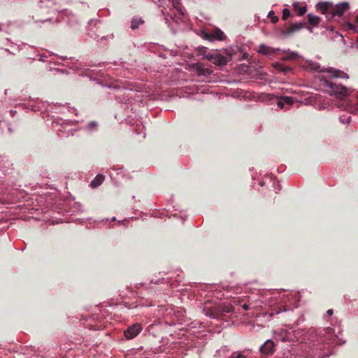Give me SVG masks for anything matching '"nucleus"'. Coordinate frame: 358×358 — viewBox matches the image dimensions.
Returning a JSON list of instances; mask_svg holds the SVG:
<instances>
[{
    "instance_id": "nucleus-1",
    "label": "nucleus",
    "mask_w": 358,
    "mask_h": 358,
    "mask_svg": "<svg viewBox=\"0 0 358 358\" xmlns=\"http://www.w3.org/2000/svg\"><path fill=\"white\" fill-rule=\"evenodd\" d=\"M203 38L208 41H224L226 38V36L224 32L218 29L213 28L212 30L208 31L203 32Z\"/></svg>"
},
{
    "instance_id": "nucleus-2",
    "label": "nucleus",
    "mask_w": 358,
    "mask_h": 358,
    "mask_svg": "<svg viewBox=\"0 0 358 358\" xmlns=\"http://www.w3.org/2000/svg\"><path fill=\"white\" fill-rule=\"evenodd\" d=\"M349 3L348 2H342L340 3H338L335 6H332V9L330 12L331 13V18H333L335 16L341 17L343 16V13L348 10L349 8Z\"/></svg>"
},
{
    "instance_id": "nucleus-3",
    "label": "nucleus",
    "mask_w": 358,
    "mask_h": 358,
    "mask_svg": "<svg viewBox=\"0 0 358 358\" xmlns=\"http://www.w3.org/2000/svg\"><path fill=\"white\" fill-rule=\"evenodd\" d=\"M206 59L217 66H224L227 63V58L221 54L214 52L206 56Z\"/></svg>"
},
{
    "instance_id": "nucleus-4",
    "label": "nucleus",
    "mask_w": 358,
    "mask_h": 358,
    "mask_svg": "<svg viewBox=\"0 0 358 358\" xmlns=\"http://www.w3.org/2000/svg\"><path fill=\"white\" fill-rule=\"evenodd\" d=\"M141 330L142 327L140 324H134L124 331V336L127 339H132L140 334Z\"/></svg>"
},
{
    "instance_id": "nucleus-5",
    "label": "nucleus",
    "mask_w": 358,
    "mask_h": 358,
    "mask_svg": "<svg viewBox=\"0 0 358 358\" xmlns=\"http://www.w3.org/2000/svg\"><path fill=\"white\" fill-rule=\"evenodd\" d=\"M260 352L264 355H272L275 352V343L272 340H267L260 347Z\"/></svg>"
},
{
    "instance_id": "nucleus-6",
    "label": "nucleus",
    "mask_w": 358,
    "mask_h": 358,
    "mask_svg": "<svg viewBox=\"0 0 358 358\" xmlns=\"http://www.w3.org/2000/svg\"><path fill=\"white\" fill-rule=\"evenodd\" d=\"M332 6L333 3L329 1H321L316 5L317 9L322 14L326 15L327 17H329V15L331 16L330 12L332 9Z\"/></svg>"
},
{
    "instance_id": "nucleus-7",
    "label": "nucleus",
    "mask_w": 358,
    "mask_h": 358,
    "mask_svg": "<svg viewBox=\"0 0 358 358\" xmlns=\"http://www.w3.org/2000/svg\"><path fill=\"white\" fill-rule=\"evenodd\" d=\"M303 27V24L299 22L291 24L289 27L282 30V34L286 36L292 34L293 33L301 29Z\"/></svg>"
},
{
    "instance_id": "nucleus-8",
    "label": "nucleus",
    "mask_w": 358,
    "mask_h": 358,
    "mask_svg": "<svg viewBox=\"0 0 358 358\" xmlns=\"http://www.w3.org/2000/svg\"><path fill=\"white\" fill-rule=\"evenodd\" d=\"M328 86L330 87L331 92L336 94L345 95L347 94L348 90L344 86L336 85L333 83H329Z\"/></svg>"
},
{
    "instance_id": "nucleus-9",
    "label": "nucleus",
    "mask_w": 358,
    "mask_h": 358,
    "mask_svg": "<svg viewBox=\"0 0 358 358\" xmlns=\"http://www.w3.org/2000/svg\"><path fill=\"white\" fill-rule=\"evenodd\" d=\"M293 103V99L289 96H283L278 100L277 105L279 108H283L285 105L291 106Z\"/></svg>"
},
{
    "instance_id": "nucleus-10",
    "label": "nucleus",
    "mask_w": 358,
    "mask_h": 358,
    "mask_svg": "<svg viewBox=\"0 0 358 358\" xmlns=\"http://www.w3.org/2000/svg\"><path fill=\"white\" fill-rule=\"evenodd\" d=\"M104 176L103 175H101V174H99L97 175L92 181H91V183H90V186L92 187V188H96L97 187H99V185H101L103 180H104Z\"/></svg>"
},
{
    "instance_id": "nucleus-11",
    "label": "nucleus",
    "mask_w": 358,
    "mask_h": 358,
    "mask_svg": "<svg viewBox=\"0 0 358 358\" xmlns=\"http://www.w3.org/2000/svg\"><path fill=\"white\" fill-rule=\"evenodd\" d=\"M196 71L199 76H209L212 73V71L210 69L204 68L200 64H197Z\"/></svg>"
},
{
    "instance_id": "nucleus-12",
    "label": "nucleus",
    "mask_w": 358,
    "mask_h": 358,
    "mask_svg": "<svg viewBox=\"0 0 358 358\" xmlns=\"http://www.w3.org/2000/svg\"><path fill=\"white\" fill-rule=\"evenodd\" d=\"M273 66L274 68L280 71V72H282L284 73L285 74H287L288 72H290L292 71V69L289 66H284L281 63H279V62H275L274 64H273Z\"/></svg>"
},
{
    "instance_id": "nucleus-13",
    "label": "nucleus",
    "mask_w": 358,
    "mask_h": 358,
    "mask_svg": "<svg viewBox=\"0 0 358 358\" xmlns=\"http://www.w3.org/2000/svg\"><path fill=\"white\" fill-rule=\"evenodd\" d=\"M259 52L265 55H270L274 53V51L271 48L264 44L259 45Z\"/></svg>"
},
{
    "instance_id": "nucleus-14",
    "label": "nucleus",
    "mask_w": 358,
    "mask_h": 358,
    "mask_svg": "<svg viewBox=\"0 0 358 358\" xmlns=\"http://www.w3.org/2000/svg\"><path fill=\"white\" fill-rule=\"evenodd\" d=\"M220 304V308L222 311L223 315L226 313H231L234 310V306L230 303H222Z\"/></svg>"
},
{
    "instance_id": "nucleus-15",
    "label": "nucleus",
    "mask_w": 358,
    "mask_h": 358,
    "mask_svg": "<svg viewBox=\"0 0 358 358\" xmlns=\"http://www.w3.org/2000/svg\"><path fill=\"white\" fill-rule=\"evenodd\" d=\"M327 71L331 73L332 76L334 78H345L347 76V74L342 71L334 69L332 68L329 69Z\"/></svg>"
},
{
    "instance_id": "nucleus-16",
    "label": "nucleus",
    "mask_w": 358,
    "mask_h": 358,
    "mask_svg": "<svg viewBox=\"0 0 358 358\" xmlns=\"http://www.w3.org/2000/svg\"><path fill=\"white\" fill-rule=\"evenodd\" d=\"M143 23H144V20L142 18L134 17L131 21V28L134 30Z\"/></svg>"
},
{
    "instance_id": "nucleus-17",
    "label": "nucleus",
    "mask_w": 358,
    "mask_h": 358,
    "mask_svg": "<svg viewBox=\"0 0 358 358\" xmlns=\"http://www.w3.org/2000/svg\"><path fill=\"white\" fill-rule=\"evenodd\" d=\"M308 19L310 24L313 26H317L320 20V17L312 14L308 15Z\"/></svg>"
},
{
    "instance_id": "nucleus-18",
    "label": "nucleus",
    "mask_w": 358,
    "mask_h": 358,
    "mask_svg": "<svg viewBox=\"0 0 358 358\" xmlns=\"http://www.w3.org/2000/svg\"><path fill=\"white\" fill-rule=\"evenodd\" d=\"M213 308H214V313H215V319L220 318V317L224 315L222 313V311L221 310V308H220V304H218Z\"/></svg>"
},
{
    "instance_id": "nucleus-19",
    "label": "nucleus",
    "mask_w": 358,
    "mask_h": 358,
    "mask_svg": "<svg viewBox=\"0 0 358 358\" xmlns=\"http://www.w3.org/2000/svg\"><path fill=\"white\" fill-rule=\"evenodd\" d=\"M293 6H294V10L298 11V15L300 16L303 15L306 12V7H299L298 3H294Z\"/></svg>"
},
{
    "instance_id": "nucleus-20",
    "label": "nucleus",
    "mask_w": 358,
    "mask_h": 358,
    "mask_svg": "<svg viewBox=\"0 0 358 358\" xmlns=\"http://www.w3.org/2000/svg\"><path fill=\"white\" fill-rule=\"evenodd\" d=\"M299 57V55L296 52H289L287 56L283 57L284 60H294Z\"/></svg>"
},
{
    "instance_id": "nucleus-21",
    "label": "nucleus",
    "mask_w": 358,
    "mask_h": 358,
    "mask_svg": "<svg viewBox=\"0 0 358 358\" xmlns=\"http://www.w3.org/2000/svg\"><path fill=\"white\" fill-rule=\"evenodd\" d=\"M203 310L206 316L215 319L214 308H205Z\"/></svg>"
},
{
    "instance_id": "nucleus-22",
    "label": "nucleus",
    "mask_w": 358,
    "mask_h": 358,
    "mask_svg": "<svg viewBox=\"0 0 358 358\" xmlns=\"http://www.w3.org/2000/svg\"><path fill=\"white\" fill-rule=\"evenodd\" d=\"M229 358H247L241 352L236 351L231 353Z\"/></svg>"
},
{
    "instance_id": "nucleus-23",
    "label": "nucleus",
    "mask_w": 358,
    "mask_h": 358,
    "mask_svg": "<svg viewBox=\"0 0 358 358\" xmlns=\"http://www.w3.org/2000/svg\"><path fill=\"white\" fill-rule=\"evenodd\" d=\"M268 17L271 18V21L272 23L275 24L278 21V17L275 15L274 12L271 10L268 13Z\"/></svg>"
},
{
    "instance_id": "nucleus-24",
    "label": "nucleus",
    "mask_w": 358,
    "mask_h": 358,
    "mask_svg": "<svg viewBox=\"0 0 358 358\" xmlns=\"http://www.w3.org/2000/svg\"><path fill=\"white\" fill-rule=\"evenodd\" d=\"M290 16V11L287 8H284L282 10V19L283 20H286Z\"/></svg>"
},
{
    "instance_id": "nucleus-25",
    "label": "nucleus",
    "mask_w": 358,
    "mask_h": 358,
    "mask_svg": "<svg viewBox=\"0 0 358 358\" xmlns=\"http://www.w3.org/2000/svg\"><path fill=\"white\" fill-rule=\"evenodd\" d=\"M344 26L348 30L356 31V27L350 22H346Z\"/></svg>"
},
{
    "instance_id": "nucleus-26",
    "label": "nucleus",
    "mask_w": 358,
    "mask_h": 358,
    "mask_svg": "<svg viewBox=\"0 0 358 358\" xmlns=\"http://www.w3.org/2000/svg\"><path fill=\"white\" fill-rule=\"evenodd\" d=\"M242 307L245 310H248L250 309L249 305H248V304H244Z\"/></svg>"
},
{
    "instance_id": "nucleus-27",
    "label": "nucleus",
    "mask_w": 358,
    "mask_h": 358,
    "mask_svg": "<svg viewBox=\"0 0 358 358\" xmlns=\"http://www.w3.org/2000/svg\"><path fill=\"white\" fill-rule=\"evenodd\" d=\"M327 314L331 315L333 314V310L329 309L327 310Z\"/></svg>"
},
{
    "instance_id": "nucleus-28",
    "label": "nucleus",
    "mask_w": 358,
    "mask_h": 358,
    "mask_svg": "<svg viewBox=\"0 0 358 358\" xmlns=\"http://www.w3.org/2000/svg\"><path fill=\"white\" fill-rule=\"evenodd\" d=\"M96 125V122H92L90 123V127H95Z\"/></svg>"
},
{
    "instance_id": "nucleus-29",
    "label": "nucleus",
    "mask_w": 358,
    "mask_h": 358,
    "mask_svg": "<svg viewBox=\"0 0 358 358\" xmlns=\"http://www.w3.org/2000/svg\"><path fill=\"white\" fill-rule=\"evenodd\" d=\"M355 20H356V22L358 23V15L356 16Z\"/></svg>"
},
{
    "instance_id": "nucleus-30",
    "label": "nucleus",
    "mask_w": 358,
    "mask_h": 358,
    "mask_svg": "<svg viewBox=\"0 0 358 358\" xmlns=\"http://www.w3.org/2000/svg\"><path fill=\"white\" fill-rule=\"evenodd\" d=\"M357 41L358 42V38L357 39Z\"/></svg>"
},
{
    "instance_id": "nucleus-31",
    "label": "nucleus",
    "mask_w": 358,
    "mask_h": 358,
    "mask_svg": "<svg viewBox=\"0 0 358 358\" xmlns=\"http://www.w3.org/2000/svg\"><path fill=\"white\" fill-rule=\"evenodd\" d=\"M357 32H358V31H357Z\"/></svg>"
}]
</instances>
